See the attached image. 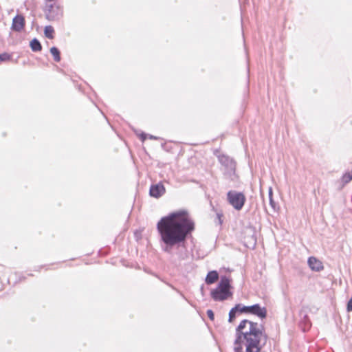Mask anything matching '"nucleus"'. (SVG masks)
<instances>
[{
    "label": "nucleus",
    "instance_id": "obj_1",
    "mask_svg": "<svg viewBox=\"0 0 352 352\" xmlns=\"http://www.w3.org/2000/svg\"><path fill=\"white\" fill-rule=\"evenodd\" d=\"M195 229V224L186 210H179L162 217L157 223L160 244L163 252L173 254L177 250L179 261L187 257L186 243Z\"/></svg>",
    "mask_w": 352,
    "mask_h": 352
},
{
    "label": "nucleus",
    "instance_id": "obj_2",
    "mask_svg": "<svg viewBox=\"0 0 352 352\" xmlns=\"http://www.w3.org/2000/svg\"><path fill=\"white\" fill-rule=\"evenodd\" d=\"M268 336L263 325L244 319L235 330L234 352H261Z\"/></svg>",
    "mask_w": 352,
    "mask_h": 352
},
{
    "label": "nucleus",
    "instance_id": "obj_3",
    "mask_svg": "<svg viewBox=\"0 0 352 352\" xmlns=\"http://www.w3.org/2000/svg\"><path fill=\"white\" fill-rule=\"evenodd\" d=\"M230 288V279L226 276H221L217 287L210 292L212 298L215 301H223L228 299L232 295Z\"/></svg>",
    "mask_w": 352,
    "mask_h": 352
},
{
    "label": "nucleus",
    "instance_id": "obj_4",
    "mask_svg": "<svg viewBox=\"0 0 352 352\" xmlns=\"http://www.w3.org/2000/svg\"><path fill=\"white\" fill-rule=\"evenodd\" d=\"M219 162L221 164L222 170L225 176L233 179L235 175L236 163L234 160L226 155H221L218 157Z\"/></svg>",
    "mask_w": 352,
    "mask_h": 352
},
{
    "label": "nucleus",
    "instance_id": "obj_5",
    "mask_svg": "<svg viewBox=\"0 0 352 352\" xmlns=\"http://www.w3.org/2000/svg\"><path fill=\"white\" fill-rule=\"evenodd\" d=\"M45 18L50 21H58L63 16V7L59 4L52 3L45 6Z\"/></svg>",
    "mask_w": 352,
    "mask_h": 352
},
{
    "label": "nucleus",
    "instance_id": "obj_6",
    "mask_svg": "<svg viewBox=\"0 0 352 352\" xmlns=\"http://www.w3.org/2000/svg\"><path fill=\"white\" fill-rule=\"evenodd\" d=\"M229 204L236 210H240L243 207L246 198L243 192L235 190H230L227 193Z\"/></svg>",
    "mask_w": 352,
    "mask_h": 352
},
{
    "label": "nucleus",
    "instance_id": "obj_7",
    "mask_svg": "<svg viewBox=\"0 0 352 352\" xmlns=\"http://www.w3.org/2000/svg\"><path fill=\"white\" fill-rule=\"evenodd\" d=\"M241 313L251 314L263 319L267 317V309L261 307L259 304H254L250 306H245L241 304Z\"/></svg>",
    "mask_w": 352,
    "mask_h": 352
},
{
    "label": "nucleus",
    "instance_id": "obj_8",
    "mask_svg": "<svg viewBox=\"0 0 352 352\" xmlns=\"http://www.w3.org/2000/svg\"><path fill=\"white\" fill-rule=\"evenodd\" d=\"M166 192V188L162 183L159 182L156 184H152L150 187L149 195L155 198H160Z\"/></svg>",
    "mask_w": 352,
    "mask_h": 352
},
{
    "label": "nucleus",
    "instance_id": "obj_9",
    "mask_svg": "<svg viewBox=\"0 0 352 352\" xmlns=\"http://www.w3.org/2000/svg\"><path fill=\"white\" fill-rule=\"evenodd\" d=\"M25 25L24 16L21 14H17L12 19L11 29L14 32H20L24 29Z\"/></svg>",
    "mask_w": 352,
    "mask_h": 352
},
{
    "label": "nucleus",
    "instance_id": "obj_10",
    "mask_svg": "<svg viewBox=\"0 0 352 352\" xmlns=\"http://www.w3.org/2000/svg\"><path fill=\"white\" fill-rule=\"evenodd\" d=\"M307 263H308L309 267L313 271L320 272L324 268L322 263L314 256L309 257L308 258Z\"/></svg>",
    "mask_w": 352,
    "mask_h": 352
},
{
    "label": "nucleus",
    "instance_id": "obj_11",
    "mask_svg": "<svg viewBox=\"0 0 352 352\" xmlns=\"http://www.w3.org/2000/svg\"><path fill=\"white\" fill-rule=\"evenodd\" d=\"M219 278V274L216 270L210 271L208 273L205 281L208 285L214 283Z\"/></svg>",
    "mask_w": 352,
    "mask_h": 352
},
{
    "label": "nucleus",
    "instance_id": "obj_12",
    "mask_svg": "<svg viewBox=\"0 0 352 352\" xmlns=\"http://www.w3.org/2000/svg\"><path fill=\"white\" fill-rule=\"evenodd\" d=\"M241 313V304H236L229 312L228 322H233L238 314Z\"/></svg>",
    "mask_w": 352,
    "mask_h": 352
},
{
    "label": "nucleus",
    "instance_id": "obj_13",
    "mask_svg": "<svg viewBox=\"0 0 352 352\" xmlns=\"http://www.w3.org/2000/svg\"><path fill=\"white\" fill-rule=\"evenodd\" d=\"M30 46L33 52H39L42 50V45L40 43V41L34 38H33L30 43Z\"/></svg>",
    "mask_w": 352,
    "mask_h": 352
},
{
    "label": "nucleus",
    "instance_id": "obj_14",
    "mask_svg": "<svg viewBox=\"0 0 352 352\" xmlns=\"http://www.w3.org/2000/svg\"><path fill=\"white\" fill-rule=\"evenodd\" d=\"M54 29L52 26L47 25V26L45 27L44 34L47 38H48L50 39L54 38Z\"/></svg>",
    "mask_w": 352,
    "mask_h": 352
},
{
    "label": "nucleus",
    "instance_id": "obj_15",
    "mask_svg": "<svg viewBox=\"0 0 352 352\" xmlns=\"http://www.w3.org/2000/svg\"><path fill=\"white\" fill-rule=\"evenodd\" d=\"M50 53L54 57V60L56 62H59L60 60V52L59 50L56 47H52L50 48Z\"/></svg>",
    "mask_w": 352,
    "mask_h": 352
},
{
    "label": "nucleus",
    "instance_id": "obj_16",
    "mask_svg": "<svg viewBox=\"0 0 352 352\" xmlns=\"http://www.w3.org/2000/svg\"><path fill=\"white\" fill-rule=\"evenodd\" d=\"M11 59V55L8 53H3L0 54V61L4 62L8 61Z\"/></svg>",
    "mask_w": 352,
    "mask_h": 352
},
{
    "label": "nucleus",
    "instance_id": "obj_17",
    "mask_svg": "<svg viewBox=\"0 0 352 352\" xmlns=\"http://www.w3.org/2000/svg\"><path fill=\"white\" fill-rule=\"evenodd\" d=\"M206 314H207L208 317L210 318V320H214V312L212 311V310H211V309L207 310Z\"/></svg>",
    "mask_w": 352,
    "mask_h": 352
},
{
    "label": "nucleus",
    "instance_id": "obj_18",
    "mask_svg": "<svg viewBox=\"0 0 352 352\" xmlns=\"http://www.w3.org/2000/svg\"><path fill=\"white\" fill-rule=\"evenodd\" d=\"M270 204L272 207V208L274 210V211H276L277 209V206L275 201H274L273 198H270Z\"/></svg>",
    "mask_w": 352,
    "mask_h": 352
},
{
    "label": "nucleus",
    "instance_id": "obj_19",
    "mask_svg": "<svg viewBox=\"0 0 352 352\" xmlns=\"http://www.w3.org/2000/svg\"><path fill=\"white\" fill-rule=\"evenodd\" d=\"M346 310L349 312L352 311V298L347 302Z\"/></svg>",
    "mask_w": 352,
    "mask_h": 352
},
{
    "label": "nucleus",
    "instance_id": "obj_20",
    "mask_svg": "<svg viewBox=\"0 0 352 352\" xmlns=\"http://www.w3.org/2000/svg\"><path fill=\"white\" fill-rule=\"evenodd\" d=\"M139 136H140V140H141L142 142H144V141H145V140L146 139L147 134H146L145 133H143V132H142V133H141L140 134V135H139Z\"/></svg>",
    "mask_w": 352,
    "mask_h": 352
},
{
    "label": "nucleus",
    "instance_id": "obj_21",
    "mask_svg": "<svg viewBox=\"0 0 352 352\" xmlns=\"http://www.w3.org/2000/svg\"><path fill=\"white\" fill-rule=\"evenodd\" d=\"M268 195H269V199H270V198H273V190H272V187L269 188Z\"/></svg>",
    "mask_w": 352,
    "mask_h": 352
},
{
    "label": "nucleus",
    "instance_id": "obj_22",
    "mask_svg": "<svg viewBox=\"0 0 352 352\" xmlns=\"http://www.w3.org/2000/svg\"><path fill=\"white\" fill-rule=\"evenodd\" d=\"M148 138L151 140H157L158 139V138H157L156 136L152 135H149Z\"/></svg>",
    "mask_w": 352,
    "mask_h": 352
},
{
    "label": "nucleus",
    "instance_id": "obj_23",
    "mask_svg": "<svg viewBox=\"0 0 352 352\" xmlns=\"http://www.w3.org/2000/svg\"><path fill=\"white\" fill-rule=\"evenodd\" d=\"M217 217L219 219V224H221V217L219 214H217Z\"/></svg>",
    "mask_w": 352,
    "mask_h": 352
}]
</instances>
